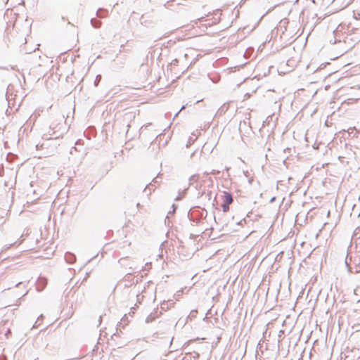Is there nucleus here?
<instances>
[{"mask_svg":"<svg viewBox=\"0 0 360 360\" xmlns=\"http://www.w3.org/2000/svg\"><path fill=\"white\" fill-rule=\"evenodd\" d=\"M221 15V13L219 11H216L213 12L212 13H209L206 16H202L200 18H198L195 20L193 21V23L195 25H198V22H204L205 25L206 26H212L213 25L217 24L220 18L219 15Z\"/></svg>","mask_w":360,"mask_h":360,"instance_id":"nucleus-1","label":"nucleus"},{"mask_svg":"<svg viewBox=\"0 0 360 360\" xmlns=\"http://www.w3.org/2000/svg\"><path fill=\"white\" fill-rule=\"evenodd\" d=\"M42 110H41V112ZM40 116V110H37L35 112V119H37L38 117Z\"/></svg>","mask_w":360,"mask_h":360,"instance_id":"nucleus-3","label":"nucleus"},{"mask_svg":"<svg viewBox=\"0 0 360 360\" xmlns=\"http://www.w3.org/2000/svg\"><path fill=\"white\" fill-rule=\"evenodd\" d=\"M223 194L224 202L221 205V207L222 211L226 213L229 211V205L233 202V199L232 195L227 191H224Z\"/></svg>","mask_w":360,"mask_h":360,"instance_id":"nucleus-2","label":"nucleus"}]
</instances>
